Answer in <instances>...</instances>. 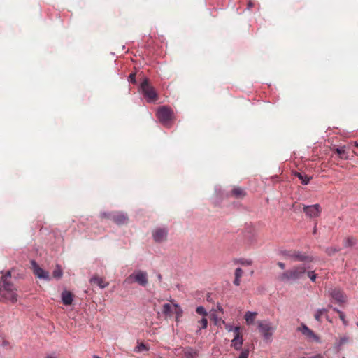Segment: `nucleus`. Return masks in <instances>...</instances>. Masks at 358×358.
<instances>
[{
  "mask_svg": "<svg viewBox=\"0 0 358 358\" xmlns=\"http://www.w3.org/2000/svg\"><path fill=\"white\" fill-rule=\"evenodd\" d=\"M0 300L10 301L12 303L17 301V288L11 282L10 272L2 276L0 281Z\"/></svg>",
  "mask_w": 358,
  "mask_h": 358,
  "instance_id": "obj_1",
  "label": "nucleus"
},
{
  "mask_svg": "<svg viewBox=\"0 0 358 358\" xmlns=\"http://www.w3.org/2000/svg\"><path fill=\"white\" fill-rule=\"evenodd\" d=\"M306 273L305 266H296L279 274L277 279L284 283L295 282L303 278Z\"/></svg>",
  "mask_w": 358,
  "mask_h": 358,
  "instance_id": "obj_2",
  "label": "nucleus"
},
{
  "mask_svg": "<svg viewBox=\"0 0 358 358\" xmlns=\"http://www.w3.org/2000/svg\"><path fill=\"white\" fill-rule=\"evenodd\" d=\"M157 116L165 127H170L171 126V122L173 119V111L171 108L164 106L159 108Z\"/></svg>",
  "mask_w": 358,
  "mask_h": 358,
  "instance_id": "obj_3",
  "label": "nucleus"
},
{
  "mask_svg": "<svg viewBox=\"0 0 358 358\" xmlns=\"http://www.w3.org/2000/svg\"><path fill=\"white\" fill-rule=\"evenodd\" d=\"M283 255L287 259H290L294 262H310L313 261L312 257L299 250H286L283 252Z\"/></svg>",
  "mask_w": 358,
  "mask_h": 358,
  "instance_id": "obj_4",
  "label": "nucleus"
},
{
  "mask_svg": "<svg viewBox=\"0 0 358 358\" xmlns=\"http://www.w3.org/2000/svg\"><path fill=\"white\" fill-rule=\"evenodd\" d=\"M124 282L129 284L136 282L139 285L145 287L148 282V273L143 271H136L127 278Z\"/></svg>",
  "mask_w": 358,
  "mask_h": 358,
  "instance_id": "obj_5",
  "label": "nucleus"
},
{
  "mask_svg": "<svg viewBox=\"0 0 358 358\" xmlns=\"http://www.w3.org/2000/svg\"><path fill=\"white\" fill-rule=\"evenodd\" d=\"M142 93L148 102H155L157 99V94L154 87L150 85L148 79H145L141 85Z\"/></svg>",
  "mask_w": 358,
  "mask_h": 358,
  "instance_id": "obj_6",
  "label": "nucleus"
},
{
  "mask_svg": "<svg viewBox=\"0 0 358 358\" xmlns=\"http://www.w3.org/2000/svg\"><path fill=\"white\" fill-rule=\"evenodd\" d=\"M257 326L259 332L262 334L264 339H270L275 328L272 327L271 323L266 320H260L257 322Z\"/></svg>",
  "mask_w": 358,
  "mask_h": 358,
  "instance_id": "obj_7",
  "label": "nucleus"
},
{
  "mask_svg": "<svg viewBox=\"0 0 358 358\" xmlns=\"http://www.w3.org/2000/svg\"><path fill=\"white\" fill-rule=\"evenodd\" d=\"M31 270L33 273L38 278L43 279L46 281H50L51 280L50 273L48 271L43 270L42 268L39 266V265L34 260L31 262Z\"/></svg>",
  "mask_w": 358,
  "mask_h": 358,
  "instance_id": "obj_8",
  "label": "nucleus"
},
{
  "mask_svg": "<svg viewBox=\"0 0 358 358\" xmlns=\"http://www.w3.org/2000/svg\"><path fill=\"white\" fill-rule=\"evenodd\" d=\"M152 236L155 242H164L167 239L168 229L164 227H157L152 231Z\"/></svg>",
  "mask_w": 358,
  "mask_h": 358,
  "instance_id": "obj_9",
  "label": "nucleus"
},
{
  "mask_svg": "<svg viewBox=\"0 0 358 358\" xmlns=\"http://www.w3.org/2000/svg\"><path fill=\"white\" fill-rule=\"evenodd\" d=\"M109 217L110 220L119 226L126 224L129 221L128 216L122 212H112Z\"/></svg>",
  "mask_w": 358,
  "mask_h": 358,
  "instance_id": "obj_10",
  "label": "nucleus"
},
{
  "mask_svg": "<svg viewBox=\"0 0 358 358\" xmlns=\"http://www.w3.org/2000/svg\"><path fill=\"white\" fill-rule=\"evenodd\" d=\"M240 327H235L234 329V337L232 340V346L236 350L241 349L243 345V336L240 331Z\"/></svg>",
  "mask_w": 358,
  "mask_h": 358,
  "instance_id": "obj_11",
  "label": "nucleus"
},
{
  "mask_svg": "<svg viewBox=\"0 0 358 358\" xmlns=\"http://www.w3.org/2000/svg\"><path fill=\"white\" fill-rule=\"evenodd\" d=\"M303 210L307 216L310 217H317L320 215L321 212V207L319 204L312 206H304Z\"/></svg>",
  "mask_w": 358,
  "mask_h": 358,
  "instance_id": "obj_12",
  "label": "nucleus"
},
{
  "mask_svg": "<svg viewBox=\"0 0 358 358\" xmlns=\"http://www.w3.org/2000/svg\"><path fill=\"white\" fill-rule=\"evenodd\" d=\"M329 294L338 303H341L346 301V296L338 288H331L328 291Z\"/></svg>",
  "mask_w": 358,
  "mask_h": 358,
  "instance_id": "obj_13",
  "label": "nucleus"
},
{
  "mask_svg": "<svg viewBox=\"0 0 358 358\" xmlns=\"http://www.w3.org/2000/svg\"><path fill=\"white\" fill-rule=\"evenodd\" d=\"M297 330L301 332L302 334H303L308 338L312 339L317 342L320 341V338L305 324H301V326L298 327Z\"/></svg>",
  "mask_w": 358,
  "mask_h": 358,
  "instance_id": "obj_14",
  "label": "nucleus"
},
{
  "mask_svg": "<svg viewBox=\"0 0 358 358\" xmlns=\"http://www.w3.org/2000/svg\"><path fill=\"white\" fill-rule=\"evenodd\" d=\"M90 282L91 284H96L101 289L106 287L109 285V283L108 282H106L103 280V278H100L98 275H94V277H92L90 280Z\"/></svg>",
  "mask_w": 358,
  "mask_h": 358,
  "instance_id": "obj_15",
  "label": "nucleus"
},
{
  "mask_svg": "<svg viewBox=\"0 0 358 358\" xmlns=\"http://www.w3.org/2000/svg\"><path fill=\"white\" fill-rule=\"evenodd\" d=\"M245 195V191L240 187H235L231 191V196L236 199H243Z\"/></svg>",
  "mask_w": 358,
  "mask_h": 358,
  "instance_id": "obj_16",
  "label": "nucleus"
},
{
  "mask_svg": "<svg viewBox=\"0 0 358 358\" xmlns=\"http://www.w3.org/2000/svg\"><path fill=\"white\" fill-rule=\"evenodd\" d=\"M62 303L66 306H69L73 301V294L69 291H64L62 293Z\"/></svg>",
  "mask_w": 358,
  "mask_h": 358,
  "instance_id": "obj_17",
  "label": "nucleus"
},
{
  "mask_svg": "<svg viewBox=\"0 0 358 358\" xmlns=\"http://www.w3.org/2000/svg\"><path fill=\"white\" fill-rule=\"evenodd\" d=\"M333 151L338 155L340 159H348L349 158L345 146L334 148Z\"/></svg>",
  "mask_w": 358,
  "mask_h": 358,
  "instance_id": "obj_18",
  "label": "nucleus"
},
{
  "mask_svg": "<svg viewBox=\"0 0 358 358\" xmlns=\"http://www.w3.org/2000/svg\"><path fill=\"white\" fill-rule=\"evenodd\" d=\"M257 315V312H250V311L246 312L245 314V316H244L246 323L248 325L252 324L255 322Z\"/></svg>",
  "mask_w": 358,
  "mask_h": 358,
  "instance_id": "obj_19",
  "label": "nucleus"
},
{
  "mask_svg": "<svg viewBox=\"0 0 358 358\" xmlns=\"http://www.w3.org/2000/svg\"><path fill=\"white\" fill-rule=\"evenodd\" d=\"M294 176L297 177L301 182L303 185H307L310 182L311 177L308 175L301 173V172H295Z\"/></svg>",
  "mask_w": 358,
  "mask_h": 358,
  "instance_id": "obj_20",
  "label": "nucleus"
},
{
  "mask_svg": "<svg viewBox=\"0 0 358 358\" xmlns=\"http://www.w3.org/2000/svg\"><path fill=\"white\" fill-rule=\"evenodd\" d=\"M243 271L241 268H237L235 270V272H234L235 278H234V280L233 282L236 286L240 285L241 278L243 276Z\"/></svg>",
  "mask_w": 358,
  "mask_h": 358,
  "instance_id": "obj_21",
  "label": "nucleus"
},
{
  "mask_svg": "<svg viewBox=\"0 0 358 358\" xmlns=\"http://www.w3.org/2000/svg\"><path fill=\"white\" fill-rule=\"evenodd\" d=\"M173 306L169 303H165L162 307V313L166 317H171L173 315Z\"/></svg>",
  "mask_w": 358,
  "mask_h": 358,
  "instance_id": "obj_22",
  "label": "nucleus"
},
{
  "mask_svg": "<svg viewBox=\"0 0 358 358\" xmlns=\"http://www.w3.org/2000/svg\"><path fill=\"white\" fill-rule=\"evenodd\" d=\"M149 348L142 342H137V345L134 348V352L139 353L143 351H148Z\"/></svg>",
  "mask_w": 358,
  "mask_h": 358,
  "instance_id": "obj_23",
  "label": "nucleus"
},
{
  "mask_svg": "<svg viewBox=\"0 0 358 358\" xmlns=\"http://www.w3.org/2000/svg\"><path fill=\"white\" fill-rule=\"evenodd\" d=\"M173 308L174 313L176 314V321L178 322L180 317H181L182 315L183 311L178 304H174Z\"/></svg>",
  "mask_w": 358,
  "mask_h": 358,
  "instance_id": "obj_24",
  "label": "nucleus"
},
{
  "mask_svg": "<svg viewBox=\"0 0 358 358\" xmlns=\"http://www.w3.org/2000/svg\"><path fill=\"white\" fill-rule=\"evenodd\" d=\"M356 239L352 236L347 237L343 241V245L345 247H351L355 245Z\"/></svg>",
  "mask_w": 358,
  "mask_h": 358,
  "instance_id": "obj_25",
  "label": "nucleus"
},
{
  "mask_svg": "<svg viewBox=\"0 0 358 358\" xmlns=\"http://www.w3.org/2000/svg\"><path fill=\"white\" fill-rule=\"evenodd\" d=\"M63 272L61 268V266L59 265H57L55 270L52 272V276L53 278L59 280L62 277Z\"/></svg>",
  "mask_w": 358,
  "mask_h": 358,
  "instance_id": "obj_26",
  "label": "nucleus"
},
{
  "mask_svg": "<svg viewBox=\"0 0 358 358\" xmlns=\"http://www.w3.org/2000/svg\"><path fill=\"white\" fill-rule=\"evenodd\" d=\"M208 325V320L206 317H203L201 320L198 321V330L199 332L201 329H206Z\"/></svg>",
  "mask_w": 358,
  "mask_h": 358,
  "instance_id": "obj_27",
  "label": "nucleus"
},
{
  "mask_svg": "<svg viewBox=\"0 0 358 358\" xmlns=\"http://www.w3.org/2000/svg\"><path fill=\"white\" fill-rule=\"evenodd\" d=\"M333 310L338 314L339 318L342 320L343 324L345 326H347L348 322L345 320V315L344 313H343L342 311L339 310L338 309H337L336 308H333Z\"/></svg>",
  "mask_w": 358,
  "mask_h": 358,
  "instance_id": "obj_28",
  "label": "nucleus"
},
{
  "mask_svg": "<svg viewBox=\"0 0 358 358\" xmlns=\"http://www.w3.org/2000/svg\"><path fill=\"white\" fill-rule=\"evenodd\" d=\"M340 250L341 249L339 248L329 247L326 249L325 252L328 255L331 256L340 251Z\"/></svg>",
  "mask_w": 358,
  "mask_h": 358,
  "instance_id": "obj_29",
  "label": "nucleus"
},
{
  "mask_svg": "<svg viewBox=\"0 0 358 358\" xmlns=\"http://www.w3.org/2000/svg\"><path fill=\"white\" fill-rule=\"evenodd\" d=\"M326 312L327 310L324 308L317 310L316 313L315 314V319L317 321L320 322L322 315Z\"/></svg>",
  "mask_w": 358,
  "mask_h": 358,
  "instance_id": "obj_30",
  "label": "nucleus"
},
{
  "mask_svg": "<svg viewBox=\"0 0 358 358\" xmlns=\"http://www.w3.org/2000/svg\"><path fill=\"white\" fill-rule=\"evenodd\" d=\"M235 262L241 264L242 265H251L252 264V261L251 260L245 259H236L235 261Z\"/></svg>",
  "mask_w": 358,
  "mask_h": 358,
  "instance_id": "obj_31",
  "label": "nucleus"
},
{
  "mask_svg": "<svg viewBox=\"0 0 358 358\" xmlns=\"http://www.w3.org/2000/svg\"><path fill=\"white\" fill-rule=\"evenodd\" d=\"M196 312L198 314L201 315L203 316H207L208 315L207 312L206 311L205 308L203 306L197 307L196 309Z\"/></svg>",
  "mask_w": 358,
  "mask_h": 358,
  "instance_id": "obj_32",
  "label": "nucleus"
},
{
  "mask_svg": "<svg viewBox=\"0 0 358 358\" xmlns=\"http://www.w3.org/2000/svg\"><path fill=\"white\" fill-rule=\"evenodd\" d=\"M308 276L310 278L312 282H315L317 278V275L314 273L313 271H308Z\"/></svg>",
  "mask_w": 358,
  "mask_h": 358,
  "instance_id": "obj_33",
  "label": "nucleus"
},
{
  "mask_svg": "<svg viewBox=\"0 0 358 358\" xmlns=\"http://www.w3.org/2000/svg\"><path fill=\"white\" fill-rule=\"evenodd\" d=\"M112 214V212L111 213H102L100 214V217L101 219H108V220H110V217H109V215Z\"/></svg>",
  "mask_w": 358,
  "mask_h": 358,
  "instance_id": "obj_34",
  "label": "nucleus"
},
{
  "mask_svg": "<svg viewBox=\"0 0 358 358\" xmlns=\"http://www.w3.org/2000/svg\"><path fill=\"white\" fill-rule=\"evenodd\" d=\"M249 355V352L248 350H245L241 352L238 358H248Z\"/></svg>",
  "mask_w": 358,
  "mask_h": 358,
  "instance_id": "obj_35",
  "label": "nucleus"
},
{
  "mask_svg": "<svg viewBox=\"0 0 358 358\" xmlns=\"http://www.w3.org/2000/svg\"><path fill=\"white\" fill-rule=\"evenodd\" d=\"M135 76H135V74H134V73H131V74L129 75V80H130V81H131V82H132V83H135V81H136V80H135Z\"/></svg>",
  "mask_w": 358,
  "mask_h": 358,
  "instance_id": "obj_36",
  "label": "nucleus"
},
{
  "mask_svg": "<svg viewBox=\"0 0 358 358\" xmlns=\"http://www.w3.org/2000/svg\"><path fill=\"white\" fill-rule=\"evenodd\" d=\"M278 266L281 269H285V264L284 263H282V262H279L278 263Z\"/></svg>",
  "mask_w": 358,
  "mask_h": 358,
  "instance_id": "obj_37",
  "label": "nucleus"
},
{
  "mask_svg": "<svg viewBox=\"0 0 358 358\" xmlns=\"http://www.w3.org/2000/svg\"><path fill=\"white\" fill-rule=\"evenodd\" d=\"M348 338L347 337H343L341 338V344H343L346 342H348Z\"/></svg>",
  "mask_w": 358,
  "mask_h": 358,
  "instance_id": "obj_38",
  "label": "nucleus"
},
{
  "mask_svg": "<svg viewBox=\"0 0 358 358\" xmlns=\"http://www.w3.org/2000/svg\"><path fill=\"white\" fill-rule=\"evenodd\" d=\"M253 6V3L251 1H249L248 3V8L250 9Z\"/></svg>",
  "mask_w": 358,
  "mask_h": 358,
  "instance_id": "obj_39",
  "label": "nucleus"
},
{
  "mask_svg": "<svg viewBox=\"0 0 358 358\" xmlns=\"http://www.w3.org/2000/svg\"><path fill=\"white\" fill-rule=\"evenodd\" d=\"M157 278H158V280H159V281H161V280H162V275H161V274H158V275H157Z\"/></svg>",
  "mask_w": 358,
  "mask_h": 358,
  "instance_id": "obj_40",
  "label": "nucleus"
},
{
  "mask_svg": "<svg viewBox=\"0 0 358 358\" xmlns=\"http://www.w3.org/2000/svg\"><path fill=\"white\" fill-rule=\"evenodd\" d=\"M355 145L356 147H358V143L355 142Z\"/></svg>",
  "mask_w": 358,
  "mask_h": 358,
  "instance_id": "obj_41",
  "label": "nucleus"
},
{
  "mask_svg": "<svg viewBox=\"0 0 358 358\" xmlns=\"http://www.w3.org/2000/svg\"><path fill=\"white\" fill-rule=\"evenodd\" d=\"M94 358H100V357L97 355H94Z\"/></svg>",
  "mask_w": 358,
  "mask_h": 358,
  "instance_id": "obj_42",
  "label": "nucleus"
},
{
  "mask_svg": "<svg viewBox=\"0 0 358 358\" xmlns=\"http://www.w3.org/2000/svg\"><path fill=\"white\" fill-rule=\"evenodd\" d=\"M46 358H55V357H53L52 356H47Z\"/></svg>",
  "mask_w": 358,
  "mask_h": 358,
  "instance_id": "obj_43",
  "label": "nucleus"
},
{
  "mask_svg": "<svg viewBox=\"0 0 358 358\" xmlns=\"http://www.w3.org/2000/svg\"><path fill=\"white\" fill-rule=\"evenodd\" d=\"M315 232H316V228L315 227L313 233H315Z\"/></svg>",
  "mask_w": 358,
  "mask_h": 358,
  "instance_id": "obj_44",
  "label": "nucleus"
},
{
  "mask_svg": "<svg viewBox=\"0 0 358 358\" xmlns=\"http://www.w3.org/2000/svg\"><path fill=\"white\" fill-rule=\"evenodd\" d=\"M357 326L358 327V322L357 323Z\"/></svg>",
  "mask_w": 358,
  "mask_h": 358,
  "instance_id": "obj_45",
  "label": "nucleus"
}]
</instances>
